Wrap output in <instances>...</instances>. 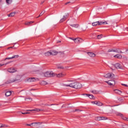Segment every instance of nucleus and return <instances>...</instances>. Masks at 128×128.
<instances>
[{
	"label": "nucleus",
	"instance_id": "55",
	"mask_svg": "<svg viewBox=\"0 0 128 128\" xmlns=\"http://www.w3.org/2000/svg\"><path fill=\"white\" fill-rule=\"evenodd\" d=\"M58 42H60V41H58Z\"/></svg>",
	"mask_w": 128,
	"mask_h": 128
},
{
	"label": "nucleus",
	"instance_id": "15",
	"mask_svg": "<svg viewBox=\"0 0 128 128\" xmlns=\"http://www.w3.org/2000/svg\"><path fill=\"white\" fill-rule=\"evenodd\" d=\"M114 92L116 94H122V92L121 90H115Z\"/></svg>",
	"mask_w": 128,
	"mask_h": 128
},
{
	"label": "nucleus",
	"instance_id": "14",
	"mask_svg": "<svg viewBox=\"0 0 128 128\" xmlns=\"http://www.w3.org/2000/svg\"><path fill=\"white\" fill-rule=\"evenodd\" d=\"M28 82H36V78H29L28 80Z\"/></svg>",
	"mask_w": 128,
	"mask_h": 128
},
{
	"label": "nucleus",
	"instance_id": "46",
	"mask_svg": "<svg viewBox=\"0 0 128 128\" xmlns=\"http://www.w3.org/2000/svg\"><path fill=\"white\" fill-rule=\"evenodd\" d=\"M2 66H4V64H0V67Z\"/></svg>",
	"mask_w": 128,
	"mask_h": 128
},
{
	"label": "nucleus",
	"instance_id": "41",
	"mask_svg": "<svg viewBox=\"0 0 128 128\" xmlns=\"http://www.w3.org/2000/svg\"><path fill=\"white\" fill-rule=\"evenodd\" d=\"M10 62H8L6 64H4L3 66H6L7 64H10Z\"/></svg>",
	"mask_w": 128,
	"mask_h": 128
},
{
	"label": "nucleus",
	"instance_id": "59",
	"mask_svg": "<svg viewBox=\"0 0 128 128\" xmlns=\"http://www.w3.org/2000/svg\"><path fill=\"white\" fill-rule=\"evenodd\" d=\"M112 70H114V69H112Z\"/></svg>",
	"mask_w": 128,
	"mask_h": 128
},
{
	"label": "nucleus",
	"instance_id": "33",
	"mask_svg": "<svg viewBox=\"0 0 128 128\" xmlns=\"http://www.w3.org/2000/svg\"><path fill=\"white\" fill-rule=\"evenodd\" d=\"M45 12H46V11L43 10V11L39 15V16L37 17V18H40V16H42V14H44Z\"/></svg>",
	"mask_w": 128,
	"mask_h": 128
},
{
	"label": "nucleus",
	"instance_id": "56",
	"mask_svg": "<svg viewBox=\"0 0 128 128\" xmlns=\"http://www.w3.org/2000/svg\"><path fill=\"white\" fill-rule=\"evenodd\" d=\"M51 106H54V104H51Z\"/></svg>",
	"mask_w": 128,
	"mask_h": 128
},
{
	"label": "nucleus",
	"instance_id": "30",
	"mask_svg": "<svg viewBox=\"0 0 128 128\" xmlns=\"http://www.w3.org/2000/svg\"><path fill=\"white\" fill-rule=\"evenodd\" d=\"M16 80V79H11L8 82V84H12V82H14Z\"/></svg>",
	"mask_w": 128,
	"mask_h": 128
},
{
	"label": "nucleus",
	"instance_id": "51",
	"mask_svg": "<svg viewBox=\"0 0 128 128\" xmlns=\"http://www.w3.org/2000/svg\"><path fill=\"white\" fill-rule=\"evenodd\" d=\"M44 4V2H41V4Z\"/></svg>",
	"mask_w": 128,
	"mask_h": 128
},
{
	"label": "nucleus",
	"instance_id": "13",
	"mask_svg": "<svg viewBox=\"0 0 128 128\" xmlns=\"http://www.w3.org/2000/svg\"><path fill=\"white\" fill-rule=\"evenodd\" d=\"M51 56H56L58 54V52L54 50H52L50 51Z\"/></svg>",
	"mask_w": 128,
	"mask_h": 128
},
{
	"label": "nucleus",
	"instance_id": "3",
	"mask_svg": "<svg viewBox=\"0 0 128 128\" xmlns=\"http://www.w3.org/2000/svg\"><path fill=\"white\" fill-rule=\"evenodd\" d=\"M106 22H96L92 23V26H101V24H106Z\"/></svg>",
	"mask_w": 128,
	"mask_h": 128
},
{
	"label": "nucleus",
	"instance_id": "52",
	"mask_svg": "<svg viewBox=\"0 0 128 128\" xmlns=\"http://www.w3.org/2000/svg\"><path fill=\"white\" fill-rule=\"evenodd\" d=\"M118 106V105H115V106Z\"/></svg>",
	"mask_w": 128,
	"mask_h": 128
},
{
	"label": "nucleus",
	"instance_id": "2",
	"mask_svg": "<svg viewBox=\"0 0 128 128\" xmlns=\"http://www.w3.org/2000/svg\"><path fill=\"white\" fill-rule=\"evenodd\" d=\"M44 76H46V78H52V76H56V74L52 72H46L44 74Z\"/></svg>",
	"mask_w": 128,
	"mask_h": 128
},
{
	"label": "nucleus",
	"instance_id": "47",
	"mask_svg": "<svg viewBox=\"0 0 128 128\" xmlns=\"http://www.w3.org/2000/svg\"><path fill=\"white\" fill-rule=\"evenodd\" d=\"M70 38V40H74V39H72V38Z\"/></svg>",
	"mask_w": 128,
	"mask_h": 128
},
{
	"label": "nucleus",
	"instance_id": "4",
	"mask_svg": "<svg viewBox=\"0 0 128 128\" xmlns=\"http://www.w3.org/2000/svg\"><path fill=\"white\" fill-rule=\"evenodd\" d=\"M104 76L106 78H113L114 77V74L112 73H108L104 75Z\"/></svg>",
	"mask_w": 128,
	"mask_h": 128
},
{
	"label": "nucleus",
	"instance_id": "58",
	"mask_svg": "<svg viewBox=\"0 0 128 128\" xmlns=\"http://www.w3.org/2000/svg\"><path fill=\"white\" fill-rule=\"evenodd\" d=\"M128 128V127H126V128Z\"/></svg>",
	"mask_w": 128,
	"mask_h": 128
},
{
	"label": "nucleus",
	"instance_id": "32",
	"mask_svg": "<svg viewBox=\"0 0 128 128\" xmlns=\"http://www.w3.org/2000/svg\"><path fill=\"white\" fill-rule=\"evenodd\" d=\"M19 56L18 55H14L12 57V58H18Z\"/></svg>",
	"mask_w": 128,
	"mask_h": 128
},
{
	"label": "nucleus",
	"instance_id": "31",
	"mask_svg": "<svg viewBox=\"0 0 128 128\" xmlns=\"http://www.w3.org/2000/svg\"><path fill=\"white\" fill-rule=\"evenodd\" d=\"M108 120V118L104 116H101V120Z\"/></svg>",
	"mask_w": 128,
	"mask_h": 128
},
{
	"label": "nucleus",
	"instance_id": "7",
	"mask_svg": "<svg viewBox=\"0 0 128 128\" xmlns=\"http://www.w3.org/2000/svg\"><path fill=\"white\" fill-rule=\"evenodd\" d=\"M114 66L118 69L122 70V65L120 63H116Z\"/></svg>",
	"mask_w": 128,
	"mask_h": 128
},
{
	"label": "nucleus",
	"instance_id": "49",
	"mask_svg": "<svg viewBox=\"0 0 128 128\" xmlns=\"http://www.w3.org/2000/svg\"><path fill=\"white\" fill-rule=\"evenodd\" d=\"M70 2H66V4H70Z\"/></svg>",
	"mask_w": 128,
	"mask_h": 128
},
{
	"label": "nucleus",
	"instance_id": "8",
	"mask_svg": "<svg viewBox=\"0 0 128 128\" xmlns=\"http://www.w3.org/2000/svg\"><path fill=\"white\" fill-rule=\"evenodd\" d=\"M8 72H11L12 74H13L14 72H16V68H9L8 70Z\"/></svg>",
	"mask_w": 128,
	"mask_h": 128
},
{
	"label": "nucleus",
	"instance_id": "22",
	"mask_svg": "<svg viewBox=\"0 0 128 128\" xmlns=\"http://www.w3.org/2000/svg\"><path fill=\"white\" fill-rule=\"evenodd\" d=\"M32 124H40V122H33L31 124H26V126H32Z\"/></svg>",
	"mask_w": 128,
	"mask_h": 128
},
{
	"label": "nucleus",
	"instance_id": "42",
	"mask_svg": "<svg viewBox=\"0 0 128 128\" xmlns=\"http://www.w3.org/2000/svg\"><path fill=\"white\" fill-rule=\"evenodd\" d=\"M96 102H92V104H96Z\"/></svg>",
	"mask_w": 128,
	"mask_h": 128
},
{
	"label": "nucleus",
	"instance_id": "5",
	"mask_svg": "<svg viewBox=\"0 0 128 128\" xmlns=\"http://www.w3.org/2000/svg\"><path fill=\"white\" fill-rule=\"evenodd\" d=\"M44 110L40 108H34L32 110H28L26 112H42Z\"/></svg>",
	"mask_w": 128,
	"mask_h": 128
},
{
	"label": "nucleus",
	"instance_id": "21",
	"mask_svg": "<svg viewBox=\"0 0 128 128\" xmlns=\"http://www.w3.org/2000/svg\"><path fill=\"white\" fill-rule=\"evenodd\" d=\"M73 40L74 42H76V44H78L80 42V38H74L73 39Z\"/></svg>",
	"mask_w": 128,
	"mask_h": 128
},
{
	"label": "nucleus",
	"instance_id": "53",
	"mask_svg": "<svg viewBox=\"0 0 128 128\" xmlns=\"http://www.w3.org/2000/svg\"><path fill=\"white\" fill-rule=\"evenodd\" d=\"M75 112H78V110H75Z\"/></svg>",
	"mask_w": 128,
	"mask_h": 128
},
{
	"label": "nucleus",
	"instance_id": "39",
	"mask_svg": "<svg viewBox=\"0 0 128 128\" xmlns=\"http://www.w3.org/2000/svg\"><path fill=\"white\" fill-rule=\"evenodd\" d=\"M32 100V98H25V100Z\"/></svg>",
	"mask_w": 128,
	"mask_h": 128
},
{
	"label": "nucleus",
	"instance_id": "29",
	"mask_svg": "<svg viewBox=\"0 0 128 128\" xmlns=\"http://www.w3.org/2000/svg\"><path fill=\"white\" fill-rule=\"evenodd\" d=\"M64 76L62 73H60L58 74H57L58 78H61L62 76Z\"/></svg>",
	"mask_w": 128,
	"mask_h": 128
},
{
	"label": "nucleus",
	"instance_id": "38",
	"mask_svg": "<svg viewBox=\"0 0 128 128\" xmlns=\"http://www.w3.org/2000/svg\"><path fill=\"white\" fill-rule=\"evenodd\" d=\"M12 60V57L6 58L4 59V60Z\"/></svg>",
	"mask_w": 128,
	"mask_h": 128
},
{
	"label": "nucleus",
	"instance_id": "16",
	"mask_svg": "<svg viewBox=\"0 0 128 128\" xmlns=\"http://www.w3.org/2000/svg\"><path fill=\"white\" fill-rule=\"evenodd\" d=\"M12 94V91H8L6 92V96H10Z\"/></svg>",
	"mask_w": 128,
	"mask_h": 128
},
{
	"label": "nucleus",
	"instance_id": "20",
	"mask_svg": "<svg viewBox=\"0 0 128 128\" xmlns=\"http://www.w3.org/2000/svg\"><path fill=\"white\" fill-rule=\"evenodd\" d=\"M70 26H72V28H78V24H70Z\"/></svg>",
	"mask_w": 128,
	"mask_h": 128
},
{
	"label": "nucleus",
	"instance_id": "28",
	"mask_svg": "<svg viewBox=\"0 0 128 128\" xmlns=\"http://www.w3.org/2000/svg\"><path fill=\"white\" fill-rule=\"evenodd\" d=\"M0 128H8V125L4 124H0Z\"/></svg>",
	"mask_w": 128,
	"mask_h": 128
},
{
	"label": "nucleus",
	"instance_id": "9",
	"mask_svg": "<svg viewBox=\"0 0 128 128\" xmlns=\"http://www.w3.org/2000/svg\"><path fill=\"white\" fill-rule=\"evenodd\" d=\"M82 96H86L87 98H90V100H92V98H94V95L92 94H82Z\"/></svg>",
	"mask_w": 128,
	"mask_h": 128
},
{
	"label": "nucleus",
	"instance_id": "35",
	"mask_svg": "<svg viewBox=\"0 0 128 128\" xmlns=\"http://www.w3.org/2000/svg\"><path fill=\"white\" fill-rule=\"evenodd\" d=\"M96 120H102V116H98L96 118Z\"/></svg>",
	"mask_w": 128,
	"mask_h": 128
},
{
	"label": "nucleus",
	"instance_id": "25",
	"mask_svg": "<svg viewBox=\"0 0 128 128\" xmlns=\"http://www.w3.org/2000/svg\"><path fill=\"white\" fill-rule=\"evenodd\" d=\"M96 105L98 106H102V103L100 102H96Z\"/></svg>",
	"mask_w": 128,
	"mask_h": 128
},
{
	"label": "nucleus",
	"instance_id": "11",
	"mask_svg": "<svg viewBox=\"0 0 128 128\" xmlns=\"http://www.w3.org/2000/svg\"><path fill=\"white\" fill-rule=\"evenodd\" d=\"M68 14H66V16H64V18H62L60 20V22H64V20H66V18H68Z\"/></svg>",
	"mask_w": 128,
	"mask_h": 128
},
{
	"label": "nucleus",
	"instance_id": "10",
	"mask_svg": "<svg viewBox=\"0 0 128 128\" xmlns=\"http://www.w3.org/2000/svg\"><path fill=\"white\" fill-rule=\"evenodd\" d=\"M116 116H121V118H122V120H128V118H126V117L124 116V115L122 114L121 113H120V112L117 113Z\"/></svg>",
	"mask_w": 128,
	"mask_h": 128
},
{
	"label": "nucleus",
	"instance_id": "12",
	"mask_svg": "<svg viewBox=\"0 0 128 128\" xmlns=\"http://www.w3.org/2000/svg\"><path fill=\"white\" fill-rule=\"evenodd\" d=\"M88 54L90 58H94V56H96V54L92 52H88Z\"/></svg>",
	"mask_w": 128,
	"mask_h": 128
},
{
	"label": "nucleus",
	"instance_id": "50",
	"mask_svg": "<svg viewBox=\"0 0 128 128\" xmlns=\"http://www.w3.org/2000/svg\"><path fill=\"white\" fill-rule=\"evenodd\" d=\"M4 102V104H6V102Z\"/></svg>",
	"mask_w": 128,
	"mask_h": 128
},
{
	"label": "nucleus",
	"instance_id": "6",
	"mask_svg": "<svg viewBox=\"0 0 128 128\" xmlns=\"http://www.w3.org/2000/svg\"><path fill=\"white\" fill-rule=\"evenodd\" d=\"M106 82L108 84L109 86H114V84H116V81L114 80H110L108 81H106Z\"/></svg>",
	"mask_w": 128,
	"mask_h": 128
},
{
	"label": "nucleus",
	"instance_id": "1",
	"mask_svg": "<svg viewBox=\"0 0 128 128\" xmlns=\"http://www.w3.org/2000/svg\"><path fill=\"white\" fill-rule=\"evenodd\" d=\"M63 86H70L72 88H80L82 86L80 83L78 82H74L69 84H64Z\"/></svg>",
	"mask_w": 128,
	"mask_h": 128
},
{
	"label": "nucleus",
	"instance_id": "27",
	"mask_svg": "<svg viewBox=\"0 0 128 128\" xmlns=\"http://www.w3.org/2000/svg\"><path fill=\"white\" fill-rule=\"evenodd\" d=\"M12 2V0H6V2L8 4H10Z\"/></svg>",
	"mask_w": 128,
	"mask_h": 128
},
{
	"label": "nucleus",
	"instance_id": "18",
	"mask_svg": "<svg viewBox=\"0 0 128 128\" xmlns=\"http://www.w3.org/2000/svg\"><path fill=\"white\" fill-rule=\"evenodd\" d=\"M115 52H117L118 54H122V52L120 50V48H116L115 50Z\"/></svg>",
	"mask_w": 128,
	"mask_h": 128
},
{
	"label": "nucleus",
	"instance_id": "37",
	"mask_svg": "<svg viewBox=\"0 0 128 128\" xmlns=\"http://www.w3.org/2000/svg\"><path fill=\"white\" fill-rule=\"evenodd\" d=\"M102 35H98L97 36V38H98V40H100V38H102Z\"/></svg>",
	"mask_w": 128,
	"mask_h": 128
},
{
	"label": "nucleus",
	"instance_id": "17",
	"mask_svg": "<svg viewBox=\"0 0 128 128\" xmlns=\"http://www.w3.org/2000/svg\"><path fill=\"white\" fill-rule=\"evenodd\" d=\"M114 58H122V56L120 54H117L114 56Z\"/></svg>",
	"mask_w": 128,
	"mask_h": 128
},
{
	"label": "nucleus",
	"instance_id": "34",
	"mask_svg": "<svg viewBox=\"0 0 128 128\" xmlns=\"http://www.w3.org/2000/svg\"><path fill=\"white\" fill-rule=\"evenodd\" d=\"M116 52V50L112 49V50H108V52Z\"/></svg>",
	"mask_w": 128,
	"mask_h": 128
},
{
	"label": "nucleus",
	"instance_id": "44",
	"mask_svg": "<svg viewBox=\"0 0 128 128\" xmlns=\"http://www.w3.org/2000/svg\"><path fill=\"white\" fill-rule=\"evenodd\" d=\"M58 68H64V67L60 66H58Z\"/></svg>",
	"mask_w": 128,
	"mask_h": 128
},
{
	"label": "nucleus",
	"instance_id": "19",
	"mask_svg": "<svg viewBox=\"0 0 128 128\" xmlns=\"http://www.w3.org/2000/svg\"><path fill=\"white\" fill-rule=\"evenodd\" d=\"M90 92L92 94H98V91L96 90H91Z\"/></svg>",
	"mask_w": 128,
	"mask_h": 128
},
{
	"label": "nucleus",
	"instance_id": "24",
	"mask_svg": "<svg viewBox=\"0 0 128 128\" xmlns=\"http://www.w3.org/2000/svg\"><path fill=\"white\" fill-rule=\"evenodd\" d=\"M15 14H16V12H13L8 14V16H14Z\"/></svg>",
	"mask_w": 128,
	"mask_h": 128
},
{
	"label": "nucleus",
	"instance_id": "45",
	"mask_svg": "<svg viewBox=\"0 0 128 128\" xmlns=\"http://www.w3.org/2000/svg\"><path fill=\"white\" fill-rule=\"evenodd\" d=\"M32 126H38V124H32Z\"/></svg>",
	"mask_w": 128,
	"mask_h": 128
},
{
	"label": "nucleus",
	"instance_id": "40",
	"mask_svg": "<svg viewBox=\"0 0 128 128\" xmlns=\"http://www.w3.org/2000/svg\"><path fill=\"white\" fill-rule=\"evenodd\" d=\"M122 86H126V88L128 87V84H122Z\"/></svg>",
	"mask_w": 128,
	"mask_h": 128
},
{
	"label": "nucleus",
	"instance_id": "23",
	"mask_svg": "<svg viewBox=\"0 0 128 128\" xmlns=\"http://www.w3.org/2000/svg\"><path fill=\"white\" fill-rule=\"evenodd\" d=\"M34 24V22L30 21V22H26L25 23V24L26 26H30V24Z\"/></svg>",
	"mask_w": 128,
	"mask_h": 128
},
{
	"label": "nucleus",
	"instance_id": "57",
	"mask_svg": "<svg viewBox=\"0 0 128 128\" xmlns=\"http://www.w3.org/2000/svg\"><path fill=\"white\" fill-rule=\"evenodd\" d=\"M128 120V118H127V120Z\"/></svg>",
	"mask_w": 128,
	"mask_h": 128
},
{
	"label": "nucleus",
	"instance_id": "26",
	"mask_svg": "<svg viewBox=\"0 0 128 128\" xmlns=\"http://www.w3.org/2000/svg\"><path fill=\"white\" fill-rule=\"evenodd\" d=\"M45 56H51L50 51V52H46L45 53Z\"/></svg>",
	"mask_w": 128,
	"mask_h": 128
},
{
	"label": "nucleus",
	"instance_id": "54",
	"mask_svg": "<svg viewBox=\"0 0 128 128\" xmlns=\"http://www.w3.org/2000/svg\"><path fill=\"white\" fill-rule=\"evenodd\" d=\"M68 82H72V80H68Z\"/></svg>",
	"mask_w": 128,
	"mask_h": 128
},
{
	"label": "nucleus",
	"instance_id": "43",
	"mask_svg": "<svg viewBox=\"0 0 128 128\" xmlns=\"http://www.w3.org/2000/svg\"><path fill=\"white\" fill-rule=\"evenodd\" d=\"M42 84H46V82H45V81H42Z\"/></svg>",
	"mask_w": 128,
	"mask_h": 128
},
{
	"label": "nucleus",
	"instance_id": "36",
	"mask_svg": "<svg viewBox=\"0 0 128 128\" xmlns=\"http://www.w3.org/2000/svg\"><path fill=\"white\" fill-rule=\"evenodd\" d=\"M20 112L22 114H30V112Z\"/></svg>",
	"mask_w": 128,
	"mask_h": 128
},
{
	"label": "nucleus",
	"instance_id": "48",
	"mask_svg": "<svg viewBox=\"0 0 128 128\" xmlns=\"http://www.w3.org/2000/svg\"><path fill=\"white\" fill-rule=\"evenodd\" d=\"M2 106V104L0 103V106Z\"/></svg>",
	"mask_w": 128,
	"mask_h": 128
},
{
	"label": "nucleus",
	"instance_id": "60",
	"mask_svg": "<svg viewBox=\"0 0 128 128\" xmlns=\"http://www.w3.org/2000/svg\"><path fill=\"white\" fill-rule=\"evenodd\" d=\"M2 48V47H0V48Z\"/></svg>",
	"mask_w": 128,
	"mask_h": 128
}]
</instances>
